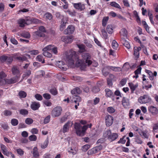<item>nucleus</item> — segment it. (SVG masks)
I'll return each mask as SVG.
<instances>
[{
    "label": "nucleus",
    "mask_w": 158,
    "mask_h": 158,
    "mask_svg": "<svg viewBox=\"0 0 158 158\" xmlns=\"http://www.w3.org/2000/svg\"><path fill=\"white\" fill-rule=\"evenodd\" d=\"M82 59L80 60L78 54L75 51H72L67 56L68 63L71 65L74 64L76 61V65L77 67H81V68H85L86 66H90L92 63L91 55L88 53L84 52L81 54Z\"/></svg>",
    "instance_id": "obj_1"
},
{
    "label": "nucleus",
    "mask_w": 158,
    "mask_h": 158,
    "mask_svg": "<svg viewBox=\"0 0 158 158\" xmlns=\"http://www.w3.org/2000/svg\"><path fill=\"white\" fill-rule=\"evenodd\" d=\"M92 126V124L90 123L87 125H84L82 127L80 123L77 122L75 123L74 125L76 133L79 136H83L87 128L88 127L91 128Z\"/></svg>",
    "instance_id": "obj_2"
},
{
    "label": "nucleus",
    "mask_w": 158,
    "mask_h": 158,
    "mask_svg": "<svg viewBox=\"0 0 158 158\" xmlns=\"http://www.w3.org/2000/svg\"><path fill=\"white\" fill-rule=\"evenodd\" d=\"M62 109L60 106H56L54 107L52 109L51 115L52 117H57L60 116L61 114Z\"/></svg>",
    "instance_id": "obj_3"
},
{
    "label": "nucleus",
    "mask_w": 158,
    "mask_h": 158,
    "mask_svg": "<svg viewBox=\"0 0 158 158\" xmlns=\"http://www.w3.org/2000/svg\"><path fill=\"white\" fill-rule=\"evenodd\" d=\"M118 68L119 69L120 68L119 67H113L112 66H107L105 67L102 70V71L103 75L105 76H106L108 75L109 74V69H110L113 71H116L115 69Z\"/></svg>",
    "instance_id": "obj_4"
},
{
    "label": "nucleus",
    "mask_w": 158,
    "mask_h": 158,
    "mask_svg": "<svg viewBox=\"0 0 158 158\" xmlns=\"http://www.w3.org/2000/svg\"><path fill=\"white\" fill-rule=\"evenodd\" d=\"M73 7L77 10H79L81 11L84 10L85 8V6L84 4L81 2H78L77 3H73Z\"/></svg>",
    "instance_id": "obj_5"
},
{
    "label": "nucleus",
    "mask_w": 158,
    "mask_h": 158,
    "mask_svg": "<svg viewBox=\"0 0 158 158\" xmlns=\"http://www.w3.org/2000/svg\"><path fill=\"white\" fill-rule=\"evenodd\" d=\"M105 121L107 126H110L113 123V118L110 115H107L105 117Z\"/></svg>",
    "instance_id": "obj_6"
},
{
    "label": "nucleus",
    "mask_w": 158,
    "mask_h": 158,
    "mask_svg": "<svg viewBox=\"0 0 158 158\" xmlns=\"http://www.w3.org/2000/svg\"><path fill=\"white\" fill-rule=\"evenodd\" d=\"M75 30L74 26L72 25L69 26L64 31L65 34H73Z\"/></svg>",
    "instance_id": "obj_7"
},
{
    "label": "nucleus",
    "mask_w": 158,
    "mask_h": 158,
    "mask_svg": "<svg viewBox=\"0 0 158 158\" xmlns=\"http://www.w3.org/2000/svg\"><path fill=\"white\" fill-rule=\"evenodd\" d=\"M40 106V102L35 101L32 102L30 106L31 109L33 110H38Z\"/></svg>",
    "instance_id": "obj_8"
},
{
    "label": "nucleus",
    "mask_w": 158,
    "mask_h": 158,
    "mask_svg": "<svg viewBox=\"0 0 158 158\" xmlns=\"http://www.w3.org/2000/svg\"><path fill=\"white\" fill-rule=\"evenodd\" d=\"M19 79V77L17 76H15V77L10 79H7V84H11L15 83L17 82Z\"/></svg>",
    "instance_id": "obj_9"
},
{
    "label": "nucleus",
    "mask_w": 158,
    "mask_h": 158,
    "mask_svg": "<svg viewBox=\"0 0 158 158\" xmlns=\"http://www.w3.org/2000/svg\"><path fill=\"white\" fill-rule=\"evenodd\" d=\"M141 48L140 47H134V55L135 56L136 60L138 59L139 57V51L141 50Z\"/></svg>",
    "instance_id": "obj_10"
},
{
    "label": "nucleus",
    "mask_w": 158,
    "mask_h": 158,
    "mask_svg": "<svg viewBox=\"0 0 158 158\" xmlns=\"http://www.w3.org/2000/svg\"><path fill=\"white\" fill-rule=\"evenodd\" d=\"M73 37L72 36H66L62 38V40L68 44L71 43L73 40Z\"/></svg>",
    "instance_id": "obj_11"
},
{
    "label": "nucleus",
    "mask_w": 158,
    "mask_h": 158,
    "mask_svg": "<svg viewBox=\"0 0 158 158\" xmlns=\"http://www.w3.org/2000/svg\"><path fill=\"white\" fill-rule=\"evenodd\" d=\"M139 102L141 104L145 103L148 102L147 96L144 95L140 96L138 99Z\"/></svg>",
    "instance_id": "obj_12"
},
{
    "label": "nucleus",
    "mask_w": 158,
    "mask_h": 158,
    "mask_svg": "<svg viewBox=\"0 0 158 158\" xmlns=\"http://www.w3.org/2000/svg\"><path fill=\"white\" fill-rule=\"evenodd\" d=\"M122 102L123 106L125 108H127L130 106L129 100L125 97L123 98Z\"/></svg>",
    "instance_id": "obj_13"
},
{
    "label": "nucleus",
    "mask_w": 158,
    "mask_h": 158,
    "mask_svg": "<svg viewBox=\"0 0 158 158\" xmlns=\"http://www.w3.org/2000/svg\"><path fill=\"white\" fill-rule=\"evenodd\" d=\"M106 93L105 96L107 98H111L114 96V94L112 91L108 88H106L105 90Z\"/></svg>",
    "instance_id": "obj_14"
},
{
    "label": "nucleus",
    "mask_w": 158,
    "mask_h": 158,
    "mask_svg": "<svg viewBox=\"0 0 158 158\" xmlns=\"http://www.w3.org/2000/svg\"><path fill=\"white\" fill-rule=\"evenodd\" d=\"M1 150L2 153L5 155L8 156L9 155V152L8 151L6 147L3 144H0Z\"/></svg>",
    "instance_id": "obj_15"
},
{
    "label": "nucleus",
    "mask_w": 158,
    "mask_h": 158,
    "mask_svg": "<svg viewBox=\"0 0 158 158\" xmlns=\"http://www.w3.org/2000/svg\"><path fill=\"white\" fill-rule=\"evenodd\" d=\"M120 36L121 39L122 38L125 39L127 36V31L126 29L124 28H122L120 32Z\"/></svg>",
    "instance_id": "obj_16"
},
{
    "label": "nucleus",
    "mask_w": 158,
    "mask_h": 158,
    "mask_svg": "<svg viewBox=\"0 0 158 158\" xmlns=\"http://www.w3.org/2000/svg\"><path fill=\"white\" fill-rule=\"evenodd\" d=\"M70 123L71 121H69L64 125L62 131L63 133H65L68 131L69 128Z\"/></svg>",
    "instance_id": "obj_17"
},
{
    "label": "nucleus",
    "mask_w": 158,
    "mask_h": 158,
    "mask_svg": "<svg viewBox=\"0 0 158 158\" xmlns=\"http://www.w3.org/2000/svg\"><path fill=\"white\" fill-rule=\"evenodd\" d=\"M32 153L33 154V156L35 158H38L40 156V154L38 151V149L36 147H34L33 148Z\"/></svg>",
    "instance_id": "obj_18"
},
{
    "label": "nucleus",
    "mask_w": 158,
    "mask_h": 158,
    "mask_svg": "<svg viewBox=\"0 0 158 158\" xmlns=\"http://www.w3.org/2000/svg\"><path fill=\"white\" fill-rule=\"evenodd\" d=\"M128 84L131 90V93H134V91L138 86V84H136L135 85L132 83L130 82L128 83Z\"/></svg>",
    "instance_id": "obj_19"
},
{
    "label": "nucleus",
    "mask_w": 158,
    "mask_h": 158,
    "mask_svg": "<svg viewBox=\"0 0 158 158\" xmlns=\"http://www.w3.org/2000/svg\"><path fill=\"white\" fill-rule=\"evenodd\" d=\"M11 71L12 74L15 75L17 76L20 73L19 69L16 66H13L12 68Z\"/></svg>",
    "instance_id": "obj_20"
},
{
    "label": "nucleus",
    "mask_w": 158,
    "mask_h": 158,
    "mask_svg": "<svg viewBox=\"0 0 158 158\" xmlns=\"http://www.w3.org/2000/svg\"><path fill=\"white\" fill-rule=\"evenodd\" d=\"M81 92L80 89L78 87H76L71 90V94L74 95H77L80 94Z\"/></svg>",
    "instance_id": "obj_21"
},
{
    "label": "nucleus",
    "mask_w": 158,
    "mask_h": 158,
    "mask_svg": "<svg viewBox=\"0 0 158 158\" xmlns=\"http://www.w3.org/2000/svg\"><path fill=\"white\" fill-rule=\"evenodd\" d=\"M149 109L150 112L153 115L158 114V110L156 107L153 106H150Z\"/></svg>",
    "instance_id": "obj_22"
},
{
    "label": "nucleus",
    "mask_w": 158,
    "mask_h": 158,
    "mask_svg": "<svg viewBox=\"0 0 158 158\" xmlns=\"http://www.w3.org/2000/svg\"><path fill=\"white\" fill-rule=\"evenodd\" d=\"M133 14L134 17L136 19V21H137V23H138L139 25H140L141 24V20L140 18L138 15L137 11L135 10H134L133 12Z\"/></svg>",
    "instance_id": "obj_23"
},
{
    "label": "nucleus",
    "mask_w": 158,
    "mask_h": 158,
    "mask_svg": "<svg viewBox=\"0 0 158 158\" xmlns=\"http://www.w3.org/2000/svg\"><path fill=\"white\" fill-rule=\"evenodd\" d=\"M121 41L123 45L127 49H129L130 48V45L129 43L125 39L122 38L121 39Z\"/></svg>",
    "instance_id": "obj_24"
},
{
    "label": "nucleus",
    "mask_w": 158,
    "mask_h": 158,
    "mask_svg": "<svg viewBox=\"0 0 158 158\" xmlns=\"http://www.w3.org/2000/svg\"><path fill=\"white\" fill-rule=\"evenodd\" d=\"M18 23L19 24V26L21 27H23L25 26V25L27 23L26 22V20L23 19H20L18 20Z\"/></svg>",
    "instance_id": "obj_25"
},
{
    "label": "nucleus",
    "mask_w": 158,
    "mask_h": 158,
    "mask_svg": "<svg viewBox=\"0 0 158 158\" xmlns=\"http://www.w3.org/2000/svg\"><path fill=\"white\" fill-rule=\"evenodd\" d=\"M118 135L117 133H113L111 134L108 139L111 141H113L117 138Z\"/></svg>",
    "instance_id": "obj_26"
},
{
    "label": "nucleus",
    "mask_w": 158,
    "mask_h": 158,
    "mask_svg": "<svg viewBox=\"0 0 158 158\" xmlns=\"http://www.w3.org/2000/svg\"><path fill=\"white\" fill-rule=\"evenodd\" d=\"M143 88L146 90L148 89V85L146 84V79L145 78L146 76L144 75H143Z\"/></svg>",
    "instance_id": "obj_27"
},
{
    "label": "nucleus",
    "mask_w": 158,
    "mask_h": 158,
    "mask_svg": "<svg viewBox=\"0 0 158 158\" xmlns=\"http://www.w3.org/2000/svg\"><path fill=\"white\" fill-rule=\"evenodd\" d=\"M157 73L156 71L152 73L151 71L149 70V78L150 80H153L154 78V77L156 76Z\"/></svg>",
    "instance_id": "obj_28"
},
{
    "label": "nucleus",
    "mask_w": 158,
    "mask_h": 158,
    "mask_svg": "<svg viewBox=\"0 0 158 158\" xmlns=\"http://www.w3.org/2000/svg\"><path fill=\"white\" fill-rule=\"evenodd\" d=\"M110 5L113 7H114L116 8L121 9V8L119 5L115 2H110Z\"/></svg>",
    "instance_id": "obj_29"
},
{
    "label": "nucleus",
    "mask_w": 158,
    "mask_h": 158,
    "mask_svg": "<svg viewBox=\"0 0 158 158\" xmlns=\"http://www.w3.org/2000/svg\"><path fill=\"white\" fill-rule=\"evenodd\" d=\"M31 72L30 70H27L25 73L23 75L22 79L21 81H23V80L25 78H27L29 77L31 74Z\"/></svg>",
    "instance_id": "obj_30"
},
{
    "label": "nucleus",
    "mask_w": 158,
    "mask_h": 158,
    "mask_svg": "<svg viewBox=\"0 0 158 158\" xmlns=\"http://www.w3.org/2000/svg\"><path fill=\"white\" fill-rule=\"evenodd\" d=\"M106 31L109 34H112L113 31V27L111 25H108L106 28Z\"/></svg>",
    "instance_id": "obj_31"
},
{
    "label": "nucleus",
    "mask_w": 158,
    "mask_h": 158,
    "mask_svg": "<svg viewBox=\"0 0 158 158\" xmlns=\"http://www.w3.org/2000/svg\"><path fill=\"white\" fill-rule=\"evenodd\" d=\"M109 18L108 16H106L103 17L102 20V26L105 27L107 23Z\"/></svg>",
    "instance_id": "obj_32"
},
{
    "label": "nucleus",
    "mask_w": 158,
    "mask_h": 158,
    "mask_svg": "<svg viewBox=\"0 0 158 158\" xmlns=\"http://www.w3.org/2000/svg\"><path fill=\"white\" fill-rule=\"evenodd\" d=\"M73 100L74 102L76 104L79 103L81 101V98L79 96L76 95L73 98Z\"/></svg>",
    "instance_id": "obj_33"
},
{
    "label": "nucleus",
    "mask_w": 158,
    "mask_h": 158,
    "mask_svg": "<svg viewBox=\"0 0 158 158\" xmlns=\"http://www.w3.org/2000/svg\"><path fill=\"white\" fill-rule=\"evenodd\" d=\"M19 113L20 114L24 116L27 115L28 114V111L25 109H22L19 111Z\"/></svg>",
    "instance_id": "obj_34"
},
{
    "label": "nucleus",
    "mask_w": 158,
    "mask_h": 158,
    "mask_svg": "<svg viewBox=\"0 0 158 158\" xmlns=\"http://www.w3.org/2000/svg\"><path fill=\"white\" fill-rule=\"evenodd\" d=\"M66 23L67 22H64L63 19L62 20L60 28V31H63L64 29L65 28L66 26Z\"/></svg>",
    "instance_id": "obj_35"
},
{
    "label": "nucleus",
    "mask_w": 158,
    "mask_h": 158,
    "mask_svg": "<svg viewBox=\"0 0 158 158\" xmlns=\"http://www.w3.org/2000/svg\"><path fill=\"white\" fill-rule=\"evenodd\" d=\"M26 93L23 91H20L19 93V95L20 98H24L27 96Z\"/></svg>",
    "instance_id": "obj_36"
},
{
    "label": "nucleus",
    "mask_w": 158,
    "mask_h": 158,
    "mask_svg": "<svg viewBox=\"0 0 158 158\" xmlns=\"http://www.w3.org/2000/svg\"><path fill=\"white\" fill-rule=\"evenodd\" d=\"M15 59L18 60L19 62H23L24 61L26 60H27V58L25 56H18L15 57Z\"/></svg>",
    "instance_id": "obj_37"
},
{
    "label": "nucleus",
    "mask_w": 158,
    "mask_h": 158,
    "mask_svg": "<svg viewBox=\"0 0 158 158\" xmlns=\"http://www.w3.org/2000/svg\"><path fill=\"white\" fill-rule=\"evenodd\" d=\"M46 19L49 20H51L52 19V15L49 12H46L44 15Z\"/></svg>",
    "instance_id": "obj_38"
},
{
    "label": "nucleus",
    "mask_w": 158,
    "mask_h": 158,
    "mask_svg": "<svg viewBox=\"0 0 158 158\" xmlns=\"http://www.w3.org/2000/svg\"><path fill=\"white\" fill-rule=\"evenodd\" d=\"M111 134V132L110 130H108L104 134V136L105 138L108 139Z\"/></svg>",
    "instance_id": "obj_39"
},
{
    "label": "nucleus",
    "mask_w": 158,
    "mask_h": 158,
    "mask_svg": "<svg viewBox=\"0 0 158 158\" xmlns=\"http://www.w3.org/2000/svg\"><path fill=\"white\" fill-rule=\"evenodd\" d=\"M68 151L69 153H71L73 155H74L77 153V151L74 149L72 148H69L68 149Z\"/></svg>",
    "instance_id": "obj_40"
},
{
    "label": "nucleus",
    "mask_w": 158,
    "mask_h": 158,
    "mask_svg": "<svg viewBox=\"0 0 158 158\" xmlns=\"http://www.w3.org/2000/svg\"><path fill=\"white\" fill-rule=\"evenodd\" d=\"M11 123L12 125L16 126L18 124L19 121L16 118H12L11 120Z\"/></svg>",
    "instance_id": "obj_41"
},
{
    "label": "nucleus",
    "mask_w": 158,
    "mask_h": 158,
    "mask_svg": "<svg viewBox=\"0 0 158 158\" xmlns=\"http://www.w3.org/2000/svg\"><path fill=\"white\" fill-rule=\"evenodd\" d=\"M118 44L115 40H113L112 43V47L113 48L117 49L118 47Z\"/></svg>",
    "instance_id": "obj_42"
},
{
    "label": "nucleus",
    "mask_w": 158,
    "mask_h": 158,
    "mask_svg": "<svg viewBox=\"0 0 158 158\" xmlns=\"http://www.w3.org/2000/svg\"><path fill=\"white\" fill-rule=\"evenodd\" d=\"M36 60L37 61L39 62H41L42 63H44L45 62L44 60L43 59L42 56L40 55L37 56L36 57Z\"/></svg>",
    "instance_id": "obj_43"
},
{
    "label": "nucleus",
    "mask_w": 158,
    "mask_h": 158,
    "mask_svg": "<svg viewBox=\"0 0 158 158\" xmlns=\"http://www.w3.org/2000/svg\"><path fill=\"white\" fill-rule=\"evenodd\" d=\"M126 136L124 135L122 138L120 139V140L118 142V143H121L122 144H124L126 142Z\"/></svg>",
    "instance_id": "obj_44"
},
{
    "label": "nucleus",
    "mask_w": 158,
    "mask_h": 158,
    "mask_svg": "<svg viewBox=\"0 0 158 158\" xmlns=\"http://www.w3.org/2000/svg\"><path fill=\"white\" fill-rule=\"evenodd\" d=\"M53 47V45H48L43 49V51H48L52 50Z\"/></svg>",
    "instance_id": "obj_45"
},
{
    "label": "nucleus",
    "mask_w": 158,
    "mask_h": 158,
    "mask_svg": "<svg viewBox=\"0 0 158 158\" xmlns=\"http://www.w3.org/2000/svg\"><path fill=\"white\" fill-rule=\"evenodd\" d=\"M50 92L53 95H56L57 94V91L55 88H52L50 89Z\"/></svg>",
    "instance_id": "obj_46"
},
{
    "label": "nucleus",
    "mask_w": 158,
    "mask_h": 158,
    "mask_svg": "<svg viewBox=\"0 0 158 158\" xmlns=\"http://www.w3.org/2000/svg\"><path fill=\"white\" fill-rule=\"evenodd\" d=\"M135 140V142L137 144H141L143 142L141 139L139 137H136Z\"/></svg>",
    "instance_id": "obj_47"
},
{
    "label": "nucleus",
    "mask_w": 158,
    "mask_h": 158,
    "mask_svg": "<svg viewBox=\"0 0 158 158\" xmlns=\"http://www.w3.org/2000/svg\"><path fill=\"white\" fill-rule=\"evenodd\" d=\"M43 55L45 56L48 57H51L52 56V54L48 51H43Z\"/></svg>",
    "instance_id": "obj_48"
},
{
    "label": "nucleus",
    "mask_w": 158,
    "mask_h": 158,
    "mask_svg": "<svg viewBox=\"0 0 158 158\" xmlns=\"http://www.w3.org/2000/svg\"><path fill=\"white\" fill-rule=\"evenodd\" d=\"M107 111L110 114H112L114 113L115 111V110L114 108L112 107H109L107 109Z\"/></svg>",
    "instance_id": "obj_49"
},
{
    "label": "nucleus",
    "mask_w": 158,
    "mask_h": 158,
    "mask_svg": "<svg viewBox=\"0 0 158 158\" xmlns=\"http://www.w3.org/2000/svg\"><path fill=\"white\" fill-rule=\"evenodd\" d=\"M48 143L49 142L48 140H45L44 143L41 144V148L42 149H44L46 148L48 145Z\"/></svg>",
    "instance_id": "obj_50"
},
{
    "label": "nucleus",
    "mask_w": 158,
    "mask_h": 158,
    "mask_svg": "<svg viewBox=\"0 0 158 158\" xmlns=\"http://www.w3.org/2000/svg\"><path fill=\"white\" fill-rule=\"evenodd\" d=\"M35 35L38 36L43 37L45 36V34L43 32L38 31L35 32Z\"/></svg>",
    "instance_id": "obj_51"
},
{
    "label": "nucleus",
    "mask_w": 158,
    "mask_h": 158,
    "mask_svg": "<svg viewBox=\"0 0 158 158\" xmlns=\"http://www.w3.org/2000/svg\"><path fill=\"white\" fill-rule=\"evenodd\" d=\"M33 120L30 118H27L25 120V123L28 125L31 124L33 123Z\"/></svg>",
    "instance_id": "obj_52"
},
{
    "label": "nucleus",
    "mask_w": 158,
    "mask_h": 158,
    "mask_svg": "<svg viewBox=\"0 0 158 158\" xmlns=\"http://www.w3.org/2000/svg\"><path fill=\"white\" fill-rule=\"evenodd\" d=\"M97 150L96 148H93L89 150L87 152L88 154L89 155H92L94 154L97 152Z\"/></svg>",
    "instance_id": "obj_53"
},
{
    "label": "nucleus",
    "mask_w": 158,
    "mask_h": 158,
    "mask_svg": "<svg viewBox=\"0 0 158 158\" xmlns=\"http://www.w3.org/2000/svg\"><path fill=\"white\" fill-rule=\"evenodd\" d=\"M3 113L5 116H7L11 115L12 113L10 110H5L3 111Z\"/></svg>",
    "instance_id": "obj_54"
},
{
    "label": "nucleus",
    "mask_w": 158,
    "mask_h": 158,
    "mask_svg": "<svg viewBox=\"0 0 158 158\" xmlns=\"http://www.w3.org/2000/svg\"><path fill=\"white\" fill-rule=\"evenodd\" d=\"M7 79H0V86H3L7 84Z\"/></svg>",
    "instance_id": "obj_55"
},
{
    "label": "nucleus",
    "mask_w": 158,
    "mask_h": 158,
    "mask_svg": "<svg viewBox=\"0 0 158 158\" xmlns=\"http://www.w3.org/2000/svg\"><path fill=\"white\" fill-rule=\"evenodd\" d=\"M37 137L34 135H32L29 137V139L31 141H35L37 140Z\"/></svg>",
    "instance_id": "obj_56"
},
{
    "label": "nucleus",
    "mask_w": 158,
    "mask_h": 158,
    "mask_svg": "<svg viewBox=\"0 0 158 158\" xmlns=\"http://www.w3.org/2000/svg\"><path fill=\"white\" fill-rule=\"evenodd\" d=\"M7 58V56L3 55L0 57V60L2 63H4L6 62Z\"/></svg>",
    "instance_id": "obj_57"
},
{
    "label": "nucleus",
    "mask_w": 158,
    "mask_h": 158,
    "mask_svg": "<svg viewBox=\"0 0 158 158\" xmlns=\"http://www.w3.org/2000/svg\"><path fill=\"white\" fill-rule=\"evenodd\" d=\"M103 38L105 39H106L108 38V35L105 29H102L101 31Z\"/></svg>",
    "instance_id": "obj_58"
},
{
    "label": "nucleus",
    "mask_w": 158,
    "mask_h": 158,
    "mask_svg": "<svg viewBox=\"0 0 158 158\" xmlns=\"http://www.w3.org/2000/svg\"><path fill=\"white\" fill-rule=\"evenodd\" d=\"M90 147V145H85L82 147V150L84 152H86Z\"/></svg>",
    "instance_id": "obj_59"
},
{
    "label": "nucleus",
    "mask_w": 158,
    "mask_h": 158,
    "mask_svg": "<svg viewBox=\"0 0 158 158\" xmlns=\"http://www.w3.org/2000/svg\"><path fill=\"white\" fill-rule=\"evenodd\" d=\"M0 124L1 127L4 130H7L9 128V127L8 125L5 123H1Z\"/></svg>",
    "instance_id": "obj_60"
},
{
    "label": "nucleus",
    "mask_w": 158,
    "mask_h": 158,
    "mask_svg": "<svg viewBox=\"0 0 158 158\" xmlns=\"http://www.w3.org/2000/svg\"><path fill=\"white\" fill-rule=\"evenodd\" d=\"M78 47L79 49L82 52H84L85 51V46L83 44L78 45Z\"/></svg>",
    "instance_id": "obj_61"
},
{
    "label": "nucleus",
    "mask_w": 158,
    "mask_h": 158,
    "mask_svg": "<svg viewBox=\"0 0 158 158\" xmlns=\"http://www.w3.org/2000/svg\"><path fill=\"white\" fill-rule=\"evenodd\" d=\"M35 98L38 100L41 101L43 99L42 96L40 94H36L35 96Z\"/></svg>",
    "instance_id": "obj_62"
},
{
    "label": "nucleus",
    "mask_w": 158,
    "mask_h": 158,
    "mask_svg": "<svg viewBox=\"0 0 158 158\" xmlns=\"http://www.w3.org/2000/svg\"><path fill=\"white\" fill-rule=\"evenodd\" d=\"M106 81L107 85L109 86V87H112L113 85V83L112 79L109 78H108L107 79Z\"/></svg>",
    "instance_id": "obj_63"
},
{
    "label": "nucleus",
    "mask_w": 158,
    "mask_h": 158,
    "mask_svg": "<svg viewBox=\"0 0 158 158\" xmlns=\"http://www.w3.org/2000/svg\"><path fill=\"white\" fill-rule=\"evenodd\" d=\"M99 91L100 89L98 87L94 86L93 87L92 91L95 94L96 93L98 92Z\"/></svg>",
    "instance_id": "obj_64"
}]
</instances>
